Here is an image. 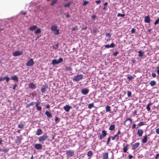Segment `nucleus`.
<instances>
[{
  "label": "nucleus",
  "instance_id": "9b49d317",
  "mask_svg": "<svg viewBox=\"0 0 159 159\" xmlns=\"http://www.w3.org/2000/svg\"><path fill=\"white\" fill-rule=\"evenodd\" d=\"M89 91V90L86 89H82L81 90L82 93L84 95H85L87 94Z\"/></svg>",
  "mask_w": 159,
  "mask_h": 159
},
{
  "label": "nucleus",
  "instance_id": "79ce46f5",
  "mask_svg": "<svg viewBox=\"0 0 159 159\" xmlns=\"http://www.w3.org/2000/svg\"><path fill=\"white\" fill-rule=\"evenodd\" d=\"M8 151L9 149L7 148H5L2 150V152H5V153L7 152H8Z\"/></svg>",
  "mask_w": 159,
  "mask_h": 159
},
{
  "label": "nucleus",
  "instance_id": "1a4fd4ad",
  "mask_svg": "<svg viewBox=\"0 0 159 159\" xmlns=\"http://www.w3.org/2000/svg\"><path fill=\"white\" fill-rule=\"evenodd\" d=\"M140 145V143L137 142L134 143L132 145V149L134 150L138 148Z\"/></svg>",
  "mask_w": 159,
  "mask_h": 159
},
{
  "label": "nucleus",
  "instance_id": "58836bf2",
  "mask_svg": "<svg viewBox=\"0 0 159 159\" xmlns=\"http://www.w3.org/2000/svg\"><path fill=\"white\" fill-rule=\"evenodd\" d=\"M57 0H53L50 4L51 6H53L55 3H56L57 2Z\"/></svg>",
  "mask_w": 159,
  "mask_h": 159
},
{
  "label": "nucleus",
  "instance_id": "338daca9",
  "mask_svg": "<svg viewBox=\"0 0 159 159\" xmlns=\"http://www.w3.org/2000/svg\"><path fill=\"white\" fill-rule=\"evenodd\" d=\"M96 17H97L95 15H93L91 17V18L93 19H95Z\"/></svg>",
  "mask_w": 159,
  "mask_h": 159
},
{
  "label": "nucleus",
  "instance_id": "7ed1b4c3",
  "mask_svg": "<svg viewBox=\"0 0 159 159\" xmlns=\"http://www.w3.org/2000/svg\"><path fill=\"white\" fill-rule=\"evenodd\" d=\"M132 123V120L129 118H128L124 121V124L125 126H130Z\"/></svg>",
  "mask_w": 159,
  "mask_h": 159
},
{
  "label": "nucleus",
  "instance_id": "f3484780",
  "mask_svg": "<svg viewBox=\"0 0 159 159\" xmlns=\"http://www.w3.org/2000/svg\"><path fill=\"white\" fill-rule=\"evenodd\" d=\"M29 87L30 89H34L36 88V85L35 84L30 83L29 84Z\"/></svg>",
  "mask_w": 159,
  "mask_h": 159
},
{
  "label": "nucleus",
  "instance_id": "0e129e2a",
  "mask_svg": "<svg viewBox=\"0 0 159 159\" xmlns=\"http://www.w3.org/2000/svg\"><path fill=\"white\" fill-rule=\"evenodd\" d=\"M104 137L101 134H100L99 139L100 140H102Z\"/></svg>",
  "mask_w": 159,
  "mask_h": 159
},
{
  "label": "nucleus",
  "instance_id": "a19ab883",
  "mask_svg": "<svg viewBox=\"0 0 159 159\" xmlns=\"http://www.w3.org/2000/svg\"><path fill=\"white\" fill-rule=\"evenodd\" d=\"M10 79V78L8 77V76H7L5 77V80H6L7 82H8L9 81Z\"/></svg>",
  "mask_w": 159,
  "mask_h": 159
},
{
  "label": "nucleus",
  "instance_id": "2f4dec72",
  "mask_svg": "<svg viewBox=\"0 0 159 159\" xmlns=\"http://www.w3.org/2000/svg\"><path fill=\"white\" fill-rule=\"evenodd\" d=\"M144 122L140 121L139 123L138 124L137 126L138 127H137V128H138L139 127H140V126L144 125Z\"/></svg>",
  "mask_w": 159,
  "mask_h": 159
},
{
  "label": "nucleus",
  "instance_id": "aec40b11",
  "mask_svg": "<svg viewBox=\"0 0 159 159\" xmlns=\"http://www.w3.org/2000/svg\"><path fill=\"white\" fill-rule=\"evenodd\" d=\"M102 158L103 159H107L108 158V153L107 152H105L103 154Z\"/></svg>",
  "mask_w": 159,
  "mask_h": 159
},
{
  "label": "nucleus",
  "instance_id": "49530a36",
  "mask_svg": "<svg viewBox=\"0 0 159 159\" xmlns=\"http://www.w3.org/2000/svg\"><path fill=\"white\" fill-rule=\"evenodd\" d=\"M133 77L132 76H128L127 78V80L129 81H130L133 79Z\"/></svg>",
  "mask_w": 159,
  "mask_h": 159
},
{
  "label": "nucleus",
  "instance_id": "8fccbe9b",
  "mask_svg": "<svg viewBox=\"0 0 159 159\" xmlns=\"http://www.w3.org/2000/svg\"><path fill=\"white\" fill-rule=\"evenodd\" d=\"M159 22V18H158V19L156 20L154 23L155 25H156Z\"/></svg>",
  "mask_w": 159,
  "mask_h": 159
},
{
  "label": "nucleus",
  "instance_id": "f704fd0d",
  "mask_svg": "<svg viewBox=\"0 0 159 159\" xmlns=\"http://www.w3.org/2000/svg\"><path fill=\"white\" fill-rule=\"evenodd\" d=\"M93 154V152L91 151H89L87 153V156L88 157H91Z\"/></svg>",
  "mask_w": 159,
  "mask_h": 159
},
{
  "label": "nucleus",
  "instance_id": "c85d7f7f",
  "mask_svg": "<svg viewBox=\"0 0 159 159\" xmlns=\"http://www.w3.org/2000/svg\"><path fill=\"white\" fill-rule=\"evenodd\" d=\"M107 134L105 130H103L102 131V134H101L104 137H105Z\"/></svg>",
  "mask_w": 159,
  "mask_h": 159
},
{
  "label": "nucleus",
  "instance_id": "4468645a",
  "mask_svg": "<svg viewBox=\"0 0 159 159\" xmlns=\"http://www.w3.org/2000/svg\"><path fill=\"white\" fill-rule=\"evenodd\" d=\"M34 147L36 149H40L42 148V145L40 143L35 144Z\"/></svg>",
  "mask_w": 159,
  "mask_h": 159
},
{
  "label": "nucleus",
  "instance_id": "4c0bfd02",
  "mask_svg": "<svg viewBox=\"0 0 159 159\" xmlns=\"http://www.w3.org/2000/svg\"><path fill=\"white\" fill-rule=\"evenodd\" d=\"M139 56L140 57H142L143 56V54L144 53L141 50H139L138 51Z\"/></svg>",
  "mask_w": 159,
  "mask_h": 159
},
{
  "label": "nucleus",
  "instance_id": "dca6fc26",
  "mask_svg": "<svg viewBox=\"0 0 159 159\" xmlns=\"http://www.w3.org/2000/svg\"><path fill=\"white\" fill-rule=\"evenodd\" d=\"M144 21L145 23H149L150 21V19L149 16H145Z\"/></svg>",
  "mask_w": 159,
  "mask_h": 159
},
{
  "label": "nucleus",
  "instance_id": "c9c22d12",
  "mask_svg": "<svg viewBox=\"0 0 159 159\" xmlns=\"http://www.w3.org/2000/svg\"><path fill=\"white\" fill-rule=\"evenodd\" d=\"M66 71H72V68L70 66L67 67L66 68Z\"/></svg>",
  "mask_w": 159,
  "mask_h": 159
},
{
  "label": "nucleus",
  "instance_id": "3c124183",
  "mask_svg": "<svg viewBox=\"0 0 159 159\" xmlns=\"http://www.w3.org/2000/svg\"><path fill=\"white\" fill-rule=\"evenodd\" d=\"M24 125L23 124H20L18 125V127L20 128H22L24 127Z\"/></svg>",
  "mask_w": 159,
  "mask_h": 159
},
{
  "label": "nucleus",
  "instance_id": "13d9d810",
  "mask_svg": "<svg viewBox=\"0 0 159 159\" xmlns=\"http://www.w3.org/2000/svg\"><path fill=\"white\" fill-rule=\"evenodd\" d=\"M152 75L153 78H155L156 76V74L154 73H152Z\"/></svg>",
  "mask_w": 159,
  "mask_h": 159
},
{
  "label": "nucleus",
  "instance_id": "774afa93",
  "mask_svg": "<svg viewBox=\"0 0 159 159\" xmlns=\"http://www.w3.org/2000/svg\"><path fill=\"white\" fill-rule=\"evenodd\" d=\"M95 2L97 4H99L101 2V1L100 0L96 1H95Z\"/></svg>",
  "mask_w": 159,
  "mask_h": 159
},
{
  "label": "nucleus",
  "instance_id": "b1692460",
  "mask_svg": "<svg viewBox=\"0 0 159 159\" xmlns=\"http://www.w3.org/2000/svg\"><path fill=\"white\" fill-rule=\"evenodd\" d=\"M115 126L114 125H111L109 127V129L111 131H113L115 130Z\"/></svg>",
  "mask_w": 159,
  "mask_h": 159
},
{
  "label": "nucleus",
  "instance_id": "052dcab7",
  "mask_svg": "<svg viewBox=\"0 0 159 159\" xmlns=\"http://www.w3.org/2000/svg\"><path fill=\"white\" fill-rule=\"evenodd\" d=\"M18 86V85L17 84H15L14 85L13 89L14 90H16V88Z\"/></svg>",
  "mask_w": 159,
  "mask_h": 159
},
{
  "label": "nucleus",
  "instance_id": "0eeeda50",
  "mask_svg": "<svg viewBox=\"0 0 159 159\" xmlns=\"http://www.w3.org/2000/svg\"><path fill=\"white\" fill-rule=\"evenodd\" d=\"M66 154L70 157L73 156L74 154L75 151L73 150H69L66 151Z\"/></svg>",
  "mask_w": 159,
  "mask_h": 159
},
{
  "label": "nucleus",
  "instance_id": "603ef678",
  "mask_svg": "<svg viewBox=\"0 0 159 159\" xmlns=\"http://www.w3.org/2000/svg\"><path fill=\"white\" fill-rule=\"evenodd\" d=\"M116 135L115 134V135H114V136H111V139L112 140H114L116 139Z\"/></svg>",
  "mask_w": 159,
  "mask_h": 159
},
{
  "label": "nucleus",
  "instance_id": "6ab92c4d",
  "mask_svg": "<svg viewBox=\"0 0 159 159\" xmlns=\"http://www.w3.org/2000/svg\"><path fill=\"white\" fill-rule=\"evenodd\" d=\"M148 137L146 135H145L142 139V142L143 143H146L148 141Z\"/></svg>",
  "mask_w": 159,
  "mask_h": 159
},
{
  "label": "nucleus",
  "instance_id": "f8f14e48",
  "mask_svg": "<svg viewBox=\"0 0 159 159\" xmlns=\"http://www.w3.org/2000/svg\"><path fill=\"white\" fill-rule=\"evenodd\" d=\"M63 108L65 111L68 112L72 108V107L71 106L66 105L63 107Z\"/></svg>",
  "mask_w": 159,
  "mask_h": 159
},
{
  "label": "nucleus",
  "instance_id": "ddd939ff",
  "mask_svg": "<svg viewBox=\"0 0 159 159\" xmlns=\"http://www.w3.org/2000/svg\"><path fill=\"white\" fill-rule=\"evenodd\" d=\"M16 138V139L15 140L16 143H18V144H20L21 143V140L22 139L21 136H17Z\"/></svg>",
  "mask_w": 159,
  "mask_h": 159
},
{
  "label": "nucleus",
  "instance_id": "6e6552de",
  "mask_svg": "<svg viewBox=\"0 0 159 159\" xmlns=\"http://www.w3.org/2000/svg\"><path fill=\"white\" fill-rule=\"evenodd\" d=\"M34 63V62L33 59L31 58L26 63V65L28 66H30L33 65Z\"/></svg>",
  "mask_w": 159,
  "mask_h": 159
},
{
  "label": "nucleus",
  "instance_id": "39448f33",
  "mask_svg": "<svg viewBox=\"0 0 159 159\" xmlns=\"http://www.w3.org/2000/svg\"><path fill=\"white\" fill-rule=\"evenodd\" d=\"M40 102L39 101H37L35 103V107L37 110L38 111H41L42 110V108L41 106H39Z\"/></svg>",
  "mask_w": 159,
  "mask_h": 159
},
{
  "label": "nucleus",
  "instance_id": "2eb2a0df",
  "mask_svg": "<svg viewBox=\"0 0 159 159\" xmlns=\"http://www.w3.org/2000/svg\"><path fill=\"white\" fill-rule=\"evenodd\" d=\"M45 114L48 118H51L52 117V113L49 111H46Z\"/></svg>",
  "mask_w": 159,
  "mask_h": 159
},
{
  "label": "nucleus",
  "instance_id": "423d86ee",
  "mask_svg": "<svg viewBox=\"0 0 159 159\" xmlns=\"http://www.w3.org/2000/svg\"><path fill=\"white\" fill-rule=\"evenodd\" d=\"M48 138V136L46 135H43L39 137V141L40 142H43Z\"/></svg>",
  "mask_w": 159,
  "mask_h": 159
},
{
  "label": "nucleus",
  "instance_id": "f257e3e1",
  "mask_svg": "<svg viewBox=\"0 0 159 159\" xmlns=\"http://www.w3.org/2000/svg\"><path fill=\"white\" fill-rule=\"evenodd\" d=\"M83 75L81 74H80L77 75L76 76H75V77L73 78L72 80L74 82L78 81L83 79Z\"/></svg>",
  "mask_w": 159,
  "mask_h": 159
},
{
  "label": "nucleus",
  "instance_id": "ea45409f",
  "mask_svg": "<svg viewBox=\"0 0 159 159\" xmlns=\"http://www.w3.org/2000/svg\"><path fill=\"white\" fill-rule=\"evenodd\" d=\"M132 93L130 91H127V96L128 97H131Z\"/></svg>",
  "mask_w": 159,
  "mask_h": 159
},
{
  "label": "nucleus",
  "instance_id": "412c9836",
  "mask_svg": "<svg viewBox=\"0 0 159 159\" xmlns=\"http://www.w3.org/2000/svg\"><path fill=\"white\" fill-rule=\"evenodd\" d=\"M43 134V131L40 128L37 129L36 132V134L37 135H39Z\"/></svg>",
  "mask_w": 159,
  "mask_h": 159
},
{
  "label": "nucleus",
  "instance_id": "bb28decb",
  "mask_svg": "<svg viewBox=\"0 0 159 159\" xmlns=\"http://www.w3.org/2000/svg\"><path fill=\"white\" fill-rule=\"evenodd\" d=\"M156 84V82L155 80H152L151 81L150 83V86L152 87L155 85Z\"/></svg>",
  "mask_w": 159,
  "mask_h": 159
},
{
  "label": "nucleus",
  "instance_id": "cd10ccee",
  "mask_svg": "<svg viewBox=\"0 0 159 159\" xmlns=\"http://www.w3.org/2000/svg\"><path fill=\"white\" fill-rule=\"evenodd\" d=\"M11 79L14 81H18V77L16 75H15L14 76H12L11 78Z\"/></svg>",
  "mask_w": 159,
  "mask_h": 159
},
{
  "label": "nucleus",
  "instance_id": "72a5a7b5",
  "mask_svg": "<svg viewBox=\"0 0 159 159\" xmlns=\"http://www.w3.org/2000/svg\"><path fill=\"white\" fill-rule=\"evenodd\" d=\"M41 30L40 28H38L37 30L35 31L34 33L36 34H39L41 33Z\"/></svg>",
  "mask_w": 159,
  "mask_h": 159
},
{
  "label": "nucleus",
  "instance_id": "09e8293b",
  "mask_svg": "<svg viewBox=\"0 0 159 159\" xmlns=\"http://www.w3.org/2000/svg\"><path fill=\"white\" fill-rule=\"evenodd\" d=\"M111 136H110L108 138L107 140V144H109V142H110V141H111Z\"/></svg>",
  "mask_w": 159,
  "mask_h": 159
},
{
  "label": "nucleus",
  "instance_id": "473e14b6",
  "mask_svg": "<svg viewBox=\"0 0 159 159\" xmlns=\"http://www.w3.org/2000/svg\"><path fill=\"white\" fill-rule=\"evenodd\" d=\"M57 28L56 25H52L51 27V29L52 31H54L56 30Z\"/></svg>",
  "mask_w": 159,
  "mask_h": 159
},
{
  "label": "nucleus",
  "instance_id": "c03bdc74",
  "mask_svg": "<svg viewBox=\"0 0 159 159\" xmlns=\"http://www.w3.org/2000/svg\"><path fill=\"white\" fill-rule=\"evenodd\" d=\"M106 36L107 37H108V38H110L111 37V34L110 33H107L106 34Z\"/></svg>",
  "mask_w": 159,
  "mask_h": 159
},
{
  "label": "nucleus",
  "instance_id": "de8ad7c7",
  "mask_svg": "<svg viewBox=\"0 0 159 159\" xmlns=\"http://www.w3.org/2000/svg\"><path fill=\"white\" fill-rule=\"evenodd\" d=\"M55 121L57 123H58L59 121V118L58 117H56L55 119Z\"/></svg>",
  "mask_w": 159,
  "mask_h": 159
},
{
  "label": "nucleus",
  "instance_id": "864d4df0",
  "mask_svg": "<svg viewBox=\"0 0 159 159\" xmlns=\"http://www.w3.org/2000/svg\"><path fill=\"white\" fill-rule=\"evenodd\" d=\"M77 27H78L77 26H76V25L74 27H73L72 28V31H74L76 29H77Z\"/></svg>",
  "mask_w": 159,
  "mask_h": 159
},
{
  "label": "nucleus",
  "instance_id": "393cba45",
  "mask_svg": "<svg viewBox=\"0 0 159 159\" xmlns=\"http://www.w3.org/2000/svg\"><path fill=\"white\" fill-rule=\"evenodd\" d=\"M153 104V103L150 102L146 106V109L148 111H150V106Z\"/></svg>",
  "mask_w": 159,
  "mask_h": 159
},
{
  "label": "nucleus",
  "instance_id": "37998d69",
  "mask_svg": "<svg viewBox=\"0 0 159 159\" xmlns=\"http://www.w3.org/2000/svg\"><path fill=\"white\" fill-rule=\"evenodd\" d=\"M125 16V14H121L120 13H118L117 15V16L118 17L121 16L122 17H124Z\"/></svg>",
  "mask_w": 159,
  "mask_h": 159
},
{
  "label": "nucleus",
  "instance_id": "bf43d9fd",
  "mask_svg": "<svg viewBox=\"0 0 159 159\" xmlns=\"http://www.w3.org/2000/svg\"><path fill=\"white\" fill-rule=\"evenodd\" d=\"M155 131L157 134H159V128L157 129H156Z\"/></svg>",
  "mask_w": 159,
  "mask_h": 159
},
{
  "label": "nucleus",
  "instance_id": "a18cd8bd",
  "mask_svg": "<svg viewBox=\"0 0 159 159\" xmlns=\"http://www.w3.org/2000/svg\"><path fill=\"white\" fill-rule=\"evenodd\" d=\"M71 4V2H69L67 4H65L64 5V7H69L70 6Z\"/></svg>",
  "mask_w": 159,
  "mask_h": 159
},
{
  "label": "nucleus",
  "instance_id": "69168bd1",
  "mask_svg": "<svg viewBox=\"0 0 159 159\" xmlns=\"http://www.w3.org/2000/svg\"><path fill=\"white\" fill-rule=\"evenodd\" d=\"M5 80V77H0V81H2L3 80Z\"/></svg>",
  "mask_w": 159,
  "mask_h": 159
},
{
  "label": "nucleus",
  "instance_id": "e2e57ef3",
  "mask_svg": "<svg viewBox=\"0 0 159 159\" xmlns=\"http://www.w3.org/2000/svg\"><path fill=\"white\" fill-rule=\"evenodd\" d=\"M136 124H134L132 126V129H134L136 127Z\"/></svg>",
  "mask_w": 159,
  "mask_h": 159
},
{
  "label": "nucleus",
  "instance_id": "c756f323",
  "mask_svg": "<svg viewBox=\"0 0 159 159\" xmlns=\"http://www.w3.org/2000/svg\"><path fill=\"white\" fill-rule=\"evenodd\" d=\"M98 29L96 28H95L94 29H93V31L92 32H93V34H94L95 35L98 32Z\"/></svg>",
  "mask_w": 159,
  "mask_h": 159
},
{
  "label": "nucleus",
  "instance_id": "9d476101",
  "mask_svg": "<svg viewBox=\"0 0 159 159\" xmlns=\"http://www.w3.org/2000/svg\"><path fill=\"white\" fill-rule=\"evenodd\" d=\"M48 85L47 84L43 85L41 89V92L43 93H44L46 91V89H48Z\"/></svg>",
  "mask_w": 159,
  "mask_h": 159
},
{
  "label": "nucleus",
  "instance_id": "680f3d73",
  "mask_svg": "<svg viewBox=\"0 0 159 159\" xmlns=\"http://www.w3.org/2000/svg\"><path fill=\"white\" fill-rule=\"evenodd\" d=\"M34 102H31L29 104L30 105V106H33L34 105Z\"/></svg>",
  "mask_w": 159,
  "mask_h": 159
},
{
  "label": "nucleus",
  "instance_id": "f03ea898",
  "mask_svg": "<svg viewBox=\"0 0 159 159\" xmlns=\"http://www.w3.org/2000/svg\"><path fill=\"white\" fill-rule=\"evenodd\" d=\"M63 61V59L62 58H60L58 60L54 59L52 60V64L53 65L58 64Z\"/></svg>",
  "mask_w": 159,
  "mask_h": 159
},
{
  "label": "nucleus",
  "instance_id": "5701e85b",
  "mask_svg": "<svg viewBox=\"0 0 159 159\" xmlns=\"http://www.w3.org/2000/svg\"><path fill=\"white\" fill-rule=\"evenodd\" d=\"M115 46V45L113 43H112L110 45H105V47L106 48H113Z\"/></svg>",
  "mask_w": 159,
  "mask_h": 159
},
{
  "label": "nucleus",
  "instance_id": "7c9ffc66",
  "mask_svg": "<svg viewBox=\"0 0 159 159\" xmlns=\"http://www.w3.org/2000/svg\"><path fill=\"white\" fill-rule=\"evenodd\" d=\"M106 111L110 112L111 111V107L109 105H107L106 107Z\"/></svg>",
  "mask_w": 159,
  "mask_h": 159
},
{
  "label": "nucleus",
  "instance_id": "4be33fe9",
  "mask_svg": "<svg viewBox=\"0 0 159 159\" xmlns=\"http://www.w3.org/2000/svg\"><path fill=\"white\" fill-rule=\"evenodd\" d=\"M125 144V143L123 144L124 148H123V152L125 153H126L127 152V150L128 149V146L129 145L128 144H126L125 146H124Z\"/></svg>",
  "mask_w": 159,
  "mask_h": 159
},
{
  "label": "nucleus",
  "instance_id": "e433bc0d",
  "mask_svg": "<svg viewBox=\"0 0 159 159\" xmlns=\"http://www.w3.org/2000/svg\"><path fill=\"white\" fill-rule=\"evenodd\" d=\"M94 107V104L93 103H90L88 105V108L89 109H91L92 107Z\"/></svg>",
  "mask_w": 159,
  "mask_h": 159
},
{
  "label": "nucleus",
  "instance_id": "a211bd4d",
  "mask_svg": "<svg viewBox=\"0 0 159 159\" xmlns=\"http://www.w3.org/2000/svg\"><path fill=\"white\" fill-rule=\"evenodd\" d=\"M143 133V131L141 129H138L137 132V134L140 137L142 136Z\"/></svg>",
  "mask_w": 159,
  "mask_h": 159
},
{
  "label": "nucleus",
  "instance_id": "a878e982",
  "mask_svg": "<svg viewBox=\"0 0 159 159\" xmlns=\"http://www.w3.org/2000/svg\"><path fill=\"white\" fill-rule=\"evenodd\" d=\"M37 26L36 25H34L30 27L29 28V30L31 31H33L36 29Z\"/></svg>",
  "mask_w": 159,
  "mask_h": 159
},
{
  "label": "nucleus",
  "instance_id": "4d7b16f0",
  "mask_svg": "<svg viewBox=\"0 0 159 159\" xmlns=\"http://www.w3.org/2000/svg\"><path fill=\"white\" fill-rule=\"evenodd\" d=\"M119 52L118 51H116L115 52H114L113 55L114 56H116L119 53Z\"/></svg>",
  "mask_w": 159,
  "mask_h": 159
},
{
  "label": "nucleus",
  "instance_id": "20e7f679",
  "mask_svg": "<svg viewBox=\"0 0 159 159\" xmlns=\"http://www.w3.org/2000/svg\"><path fill=\"white\" fill-rule=\"evenodd\" d=\"M23 52L22 50H18L12 53L13 55L15 57H16L21 55L23 53Z\"/></svg>",
  "mask_w": 159,
  "mask_h": 159
},
{
  "label": "nucleus",
  "instance_id": "6e6d98bb",
  "mask_svg": "<svg viewBox=\"0 0 159 159\" xmlns=\"http://www.w3.org/2000/svg\"><path fill=\"white\" fill-rule=\"evenodd\" d=\"M89 3V2L88 1H85L84 2V3L83 4V6H84L87 4Z\"/></svg>",
  "mask_w": 159,
  "mask_h": 159
},
{
  "label": "nucleus",
  "instance_id": "5fc2aeb1",
  "mask_svg": "<svg viewBox=\"0 0 159 159\" xmlns=\"http://www.w3.org/2000/svg\"><path fill=\"white\" fill-rule=\"evenodd\" d=\"M135 29L134 28H133L131 30V32L132 34H133L135 33Z\"/></svg>",
  "mask_w": 159,
  "mask_h": 159
}]
</instances>
